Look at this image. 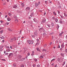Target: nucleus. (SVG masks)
<instances>
[{
    "label": "nucleus",
    "instance_id": "2eb2a0df",
    "mask_svg": "<svg viewBox=\"0 0 67 67\" xmlns=\"http://www.w3.org/2000/svg\"><path fill=\"white\" fill-rule=\"evenodd\" d=\"M64 14L65 16H66V17H67V14H66V13H64Z\"/></svg>",
    "mask_w": 67,
    "mask_h": 67
},
{
    "label": "nucleus",
    "instance_id": "e433bc0d",
    "mask_svg": "<svg viewBox=\"0 0 67 67\" xmlns=\"http://www.w3.org/2000/svg\"><path fill=\"white\" fill-rule=\"evenodd\" d=\"M54 34V33L53 32H52L50 34V35H53Z\"/></svg>",
    "mask_w": 67,
    "mask_h": 67
},
{
    "label": "nucleus",
    "instance_id": "f3484780",
    "mask_svg": "<svg viewBox=\"0 0 67 67\" xmlns=\"http://www.w3.org/2000/svg\"><path fill=\"white\" fill-rule=\"evenodd\" d=\"M13 39H12L10 40V42H13Z\"/></svg>",
    "mask_w": 67,
    "mask_h": 67
},
{
    "label": "nucleus",
    "instance_id": "dca6fc26",
    "mask_svg": "<svg viewBox=\"0 0 67 67\" xmlns=\"http://www.w3.org/2000/svg\"><path fill=\"white\" fill-rule=\"evenodd\" d=\"M8 14L9 16H11V15H12V14H11L10 13H8Z\"/></svg>",
    "mask_w": 67,
    "mask_h": 67
},
{
    "label": "nucleus",
    "instance_id": "4c0bfd02",
    "mask_svg": "<svg viewBox=\"0 0 67 67\" xmlns=\"http://www.w3.org/2000/svg\"><path fill=\"white\" fill-rule=\"evenodd\" d=\"M47 26H48L49 27H50V26H51L49 25H47Z\"/></svg>",
    "mask_w": 67,
    "mask_h": 67
},
{
    "label": "nucleus",
    "instance_id": "37998d69",
    "mask_svg": "<svg viewBox=\"0 0 67 67\" xmlns=\"http://www.w3.org/2000/svg\"><path fill=\"white\" fill-rule=\"evenodd\" d=\"M39 44V43H37L36 45H35V46H36V45H38Z\"/></svg>",
    "mask_w": 67,
    "mask_h": 67
},
{
    "label": "nucleus",
    "instance_id": "a19ab883",
    "mask_svg": "<svg viewBox=\"0 0 67 67\" xmlns=\"http://www.w3.org/2000/svg\"><path fill=\"white\" fill-rule=\"evenodd\" d=\"M51 65L52 66H54V63H53Z\"/></svg>",
    "mask_w": 67,
    "mask_h": 67
},
{
    "label": "nucleus",
    "instance_id": "7c9ffc66",
    "mask_svg": "<svg viewBox=\"0 0 67 67\" xmlns=\"http://www.w3.org/2000/svg\"><path fill=\"white\" fill-rule=\"evenodd\" d=\"M33 13H32L30 15V16L32 17V16H33Z\"/></svg>",
    "mask_w": 67,
    "mask_h": 67
},
{
    "label": "nucleus",
    "instance_id": "393cba45",
    "mask_svg": "<svg viewBox=\"0 0 67 67\" xmlns=\"http://www.w3.org/2000/svg\"><path fill=\"white\" fill-rule=\"evenodd\" d=\"M24 66L23 64H22L20 65V67H24Z\"/></svg>",
    "mask_w": 67,
    "mask_h": 67
},
{
    "label": "nucleus",
    "instance_id": "c9c22d12",
    "mask_svg": "<svg viewBox=\"0 0 67 67\" xmlns=\"http://www.w3.org/2000/svg\"><path fill=\"white\" fill-rule=\"evenodd\" d=\"M63 53H60V55H61V56H63Z\"/></svg>",
    "mask_w": 67,
    "mask_h": 67
},
{
    "label": "nucleus",
    "instance_id": "f257e3e1",
    "mask_svg": "<svg viewBox=\"0 0 67 67\" xmlns=\"http://www.w3.org/2000/svg\"><path fill=\"white\" fill-rule=\"evenodd\" d=\"M27 42L30 44H33V41L32 40H28L27 41Z\"/></svg>",
    "mask_w": 67,
    "mask_h": 67
},
{
    "label": "nucleus",
    "instance_id": "6e6552de",
    "mask_svg": "<svg viewBox=\"0 0 67 67\" xmlns=\"http://www.w3.org/2000/svg\"><path fill=\"white\" fill-rule=\"evenodd\" d=\"M17 7V6L16 5H14L13 6V8H16Z\"/></svg>",
    "mask_w": 67,
    "mask_h": 67
},
{
    "label": "nucleus",
    "instance_id": "0eeeda50",
    "mask_svg": "<svg viewBox=\"0 0 67 67\" xmlns=\"http://www.w3.org/2000/svg\"><path fill=\"white\" fill-rule=\"evenodd\" d=\"M21 6L22 8H23V7H24V3H22V4H21Z\"/></svg>",
    "mask_w": 67,
    "mask_h": 67
},
{
    "label": "nucleus",
    "instance_id": "f704fd0d",
    "mask_svg": "<svg viewBox=\"0 0 67 67\" xmlns=\"http://www.w3.org/2000/svg\"><path fill=\"white\" fill-rule=\"evenodd\" d=\"M53 14H54V15H56V13H55V12H53Z\"/></svg>",
    "mask_w": 67,
    "mask_h": 67
},
{
    "label": "nucleus",
    "instance_id": "8fccbe9b",
    "mask_svg": "<svg viewBox=\"0 0 67 67\" xmlns=\"http://www.w3.org/2000/svg\"><path fill=\"white\" fill-rule=\"evenodd\" d=\"M34 22H36V20H35V19H34Z\"/></svg>",
    "mask_w": 67,
    "mask_h": 67
},
{
    "label": "nucleus",
    "instance_id": "bb28decb",
    "mask_svg": "<svg viewBox=\"0 0 67 67\" xmlns=\"http://www.w3.org/2000/svg\"><path fill=\"white\" fill-rule=\"evenodd\" d=\"M43 57L42 56H41L40 57V58H43Z\"/></svg>",
    "mask_w": 67,
    "mask_h": 67
},
{
    "label": "nucleus",
    "instance_id": "5701e85b",
    "mask_svg": "<svg viewBox=\"0 0 67 67\" xmlns=\"http://www.w3.org/2000/svg\"><path fill=\"white\" fill-rule=\"evenodd\" d=\"M55 20L56 22H58V19H55Z\"/></svg>",
    "mask_w": 67,
    "mask_h": 67
},
{
    "label": "nucleus",
    "instance_id": "4d7b16f0",
    "mask_svg": "<svg viewBox=\"0 0 67 67\" xmlns=\"http://www.w3.org/2000/svg\"><path fill=\"white\" fill-rule=\"evenodd\" d=\"M36 41H37V42H38V41H39V40H38V39H37L36 40Z\"/></svg>",
    "mask_w": 67,
    "mask_h": 67
},
{
    "label": "nucleus",
    "instance_id": "0e129e2a",
    "mask_svg": "<svg viewBox=\"0 0 67 67\" xmlns=\"http://www.w3.org/2000/svg\"><path fill=\"white\" fill-rule=\"evenodd\" d=\"M7 2H9V0H7Z\"/></svg>",
    "mask_w": 67,
    "mask_h": 67
},
{
    "label": "nucleus",
    "instance_id": "39448f33",
    "mask_svg": "<svg viewBox=\"0 0 67 67\" xmlns=\"http://www.w3.org/2000/svg\"><path fill=\"white\" fill-rule=\"evenodd\" d=\"M34 35H36V36H37V35H38V33H37V32H35L34 33Z\"/></svg>",
    "mask_w": 67,
    "mask_h": 67
},
{
    "label": "nucleus",
    "instance_id": "6ab92c4d",
    "mask_svg": "<svg viewBox=\"0 0 67 67\" xmlns=\"http://www.w3.org/2000/svg\"><path fill=\"white\" fill-rule=\"evenodd\" d=\"M25 58H23L22 59H21V60L22 61H23V60H25Z\"/></svg>",
    "mask_w": 67,
    "mask_h": 67
},
{
    "label": "nucleus",
    "instance_id": "412c9836",
    "mask_svg": "<svg viewBox=\"0 0 67 67\" xmlns=\"http://www.w3.org/2000/svg\"><path fill=\"white\" fill-rule=\"evenodd\" d=\"M37 51H39V52H40V50L38 48H37Z\"/></svg>",
    "mask_w": 67,
    "mask_h": 67
},
{
    "label": "nucleus",
    "instance_id": "473e14b6",
    "mask_svg": "<svg viewBox=\"0 0 67 67\" xmlns=\"http://www.w3.org/2000/svg\"><path fill=\"white\" fill-rule=\"evenodd\" d=\"M13 39L14 41L16 40V38H15V37Z\"/></svg>",
    "mask_w": 67,
    "mask_h": 67
},
{
    "label": "nucleus",
    "instance_id": "a211bd4d",
    "mask_svg": "<svg viewBox=\"0 0 67 67\" xmlns=\"http://www.w3.org/2000/svg\"><path fill=\"white\" fill-rule=\"evenodd\" d=\"M8 30L9 31H12V30L11 29H8Z\"/></svg>",
    "mask_w": 67,
    "mask_h": 67
},
{
    "label": "nucleus",
    "instance_id": "5fc2aeb1",
    "mask_svg": "<svg viewBox=\"0 0 67 67\" xmlns=\"http://www.w3.org/2000/svg\"><path fill=\"white\" fill-rule=\"evenodd\" d=\"M37 67H39L40 66V65H37Z\"/></svg>",
    "mask_w": 67,
    "mask_h": 67
},
{
    "label": "nucleus",
    "instance_id": "13d9d810",
    "mask_svg": "<svg viewBox=\"0 0 67 67\" xmlns=\"http://www.w3.org/2000/svg\"><path fill=\"white\" fill-rule=\"evenodd\" d=\"M2 42L3 43H4V40H2Z\"/></svg>",
    "mask_w": 67,
    "mask_h": 67
},
{
    "label": "nucleus",
    "instance_id": "6e6d98bb",
    "mask_svg": "<svg viewBox=\"0 0 67 67\" xmlns=\"http://www.w3.org/2000/svg\"><path fill=\"white\" fill-rule=\"evenodd\" d=\"M27 55L28 56H29V55H30V53H28Z\"/></svg>",
    "mask_w": 67,
    "mask_h": 67
},
{
    "label": "nucleus",
    "instance_id": "a18cd8bd",
    "mask_svg": "<svg viewBox=\"0 0 67 67\" xmlns=\"http://www.w3.org/2000/svg\"><path fill=\"white\" fill-rule=\"evenodd\" d=\"M2 60H3V61H5V60L4 59H2Z\"/></svg>",
    "mask_w": 67,
    "mask_h": 67
},
{
    "label": "nucleus",
    "instance_id": "f03ea898",
    "mask_svg": "<svg viewBox=\"0 0 67 67\" xmlns=\"http://www.w3.org/2000/svg\"><path fill=\"white\" fill-rule=\"evenodd\" d=\"M40 4V2H39L38 3L36 2L35 3V5L36 7H37L38 5H39Z\"/></svg>",
    "mask_w": 67,
    "mask_h": 67
},
{
    "label": "nucleus",
    "instance_id": "de8ad7c7",
    "mask_svg": "<svg viewBox=\"0 0 67 67\" xmlns=\"http://www.w3.org/2000/svg\"><path fill=\"white\" fill-rule=\"evenodd\" d=\"M9 54V53H5V55H8V54Z\"/></svg>",
    "mask_w": 67,
    "mask_h": 67
},
{
    "label": "nucleus",
    "instance_id": "338daca9",
    "mask_svg": "<svg viewBox=\"0 0 67 67\" xmlns=\"http://www.w3.org/2000/svg\"><path fill=\"white\" fill-rule=\"evenodd\" d=\"M7 15H6L5 16V18H7Z\"/></svg>",
    "mask_w": 67,
    "mask_h": 67
},
{
    "label": "nucleus",
    "instance_id": "b1692460",
    "mask_svg": "<svg viewBox=\"0 0 67 67\" xmlns=\"http://www.w3.org/2000/svg\"><path fill=\"white\" fill-rule=\"evenodd\" d=\"M13 66L14 67H16V64H13Z\"/></svg>",
    "mask_w": 67,
    "mask_h": 67
},
{
    "label": "nucleus",
    "instance_id": "680f3d73",
    "mask_svg": "<svg viewBox=\"0 0 67 67\" xmlns=\"http://www.w3.org/2000/svg\"><path fill=\"white\" fill-rule=\"evenodd\" d=\"M45 14H46V13L44 12V15H45Z\"/></svg>",
    "mask_w": 67,
    "mask_h": 67
},
{
    "label": "nucleus",
    "instance_id": "ea45409f",
    "mask_svg": "<svg viewBox=\"0 0 67 67\" xmlns=\"http://www.w3.org/2000/svg\"><path fill=\"white\" fill-rule=\"evenodd\" d=\"M32 37H33V38H34V37H35V36H34V35H32Z\"/></svg>",
    "mask_w": 67,
    "mask_h": 67
},
{
    "label": "nucleus",
    "instance_id": "052dcab7",
    "mask_svg": "<svg viewBox=\"0 0 67 67\" xmlns=\"http://www.w3.org/2000/svg\"><path fill=\"white\" fill-rule=\"evenodd\" d=\"M10 48H11V49H12V46H10Z\"/></svg>",
    "mask_w": 67,
    "mask_h": 67
},
{
    "label": "nucleus",
    "instance_id": "603ef678",
    "mask_svg": "<svg viewBox=\"0 0 67 67\" xmlns=\"http://www.w3.org/2000/svg\"><path fill=\"white\" fill-rule=\"evenodd\" d=\"M33 67H35V64L33 65Z\"/></svg>",
    "mask_w": 67,
    "mask_h": 67
},
{
    "label": "nucleus",
    "instance_id": "aec40b11",
    "mask_svg": "<svg viewBox=\"0 0 67 67\" xmlns=\"http://www.w3.org/2000/svg\"><path fill=\"white\" fill-rule=\"evenodd\" d=\"M15 22H18V20L17 19L15 20Z\"/></svg>",
    "mask_w": 67,
    "mask_h": 67
},
{
    "label": "nucleus",
    "instance_id": "ddd939ff",
    "mask_svg": "<svg viewBox=\"0 0 67 67\" xmlns=\"http://www.w3.org/2000/svg\"><path fill=\"white\" fill-rule=\"evenodd\" d=\"M57 60L59 62H60V59L59 58H58L57 59Z\"/></svg>",
    "mask_w": 67,
    "mask_h": 67
},
{
    "label": "nucleus",
    "instance_id": "423d86ee",
    "mask_svg": "<svg viewBox=\"0 0 67 67\" xmlns=\"http://www.w3.org/2000/svg\"><path fill=\"white\" fill-rule=\"evenodd\" d=\"M30 9V7H27L26 8V11H28V10H29Z\"/></svg>",
    "mask_w": 67,
    "mask_h": 67
},
{
    "label": "nucleus",
    "instance_id": "774afa93",
    "mask_svg": "<svg viewBox=\"0 0 67 67\" xmlns=\"http://www.w3.org/2000/svg\"><path fill=\"white\" fill-rule=\"evenodd\" d=\"M45 3H47V1H45Z\"/></svg>",
    "mask_w": 67,
    "mask_h": 67
},
{
    "label": "nucleus",
    "instance_id": "58836bf2",
    "mask_svg": "<svg viewBox=\"0 0 67 67\" xmlns=\"http://www.w3.org/2000/svg\"><path fill=\"white\" fill-rule=\"evenodd\" d=\"M34 60L35 61V62H37V59H34Z\"/></svg>",
    "mask_w": 67,
    "mask_h": 67
},
{
    "label": "nucleus",
    "instance_id": "4be33fe9",
    "mask_svg": "<svg viewBox=\"0 0 67 67\" xmlns=\"http://www.w3.org/2000/svg\"><path fill=\"white\" fill-rule=\"evenodd\" d=\"M55 60V59H53L52 60H51V62H52L53 61H54Z\"/></svg>",
    "mask_w": 67,
    "mask_h": 67
},
{
    "label": "nucleus",
    "instance_id": "3c124183",
    "mask_svg": "<svg viewBox=\"0 0 67 67\" xmlns=\"http://www.w3.org/2000/svg\"><path fill=\"white\" fill-rule=\"evenodd\" d=\"M24 49H25V51H26V50H27V49L26 48H24Z\"/></svg>",
    "mask_w": 67,
    "mask_h": 67
},
{
    "label": "nucleus",
    "instance_id": "2f4dec72",
    "mask_svg": "<svg viewBox=\"0 0 67 67\" xmlns=\"http://www.w3.org/2000/svg\"><path fill=\"white\" fill-rule=\"evenodd\" d=\"M0 21H1V23H2V24H3V21L2 20H1Z\"/></svg>",
    "mask_w": 67,
    "mask_h": 67
},
{
    "label": "nucleus",
    "instance_id": "a878e982",
    "mask_svg": "<svg viewBox=\"0 0 67 67\" xmlns=\"http://www.w3.org/2000/svg\"><path fill=\"white\" fill-rule=\"evenodd\" d=\"M1 39H4V37H0Z\"/></svg>",
    "mask_w": 67,
    "mask_h": 67
},
{
    "label": "nucleus",
    "instance_id": "69168bd1",
    "mask_svg": "<svg viewBox=\"0 0 67 67\" xmlns=\"http://www.w3.org/2000/svg\"><path fill=\"white\" fill-rule=\"evenodd\" d=\"M57 66V64H56V65H55L54 67H56Z\"/></svg>",
    "mask_w": 67,
    "mask_h": 67
},
{
    "label": "nucleus",
    "instance_id": "c756f323",
    "mask_svg": "<svg viewBox=\"0 0 67 67\" xmlns=\"http://www.w3.org/2000/svg\"><path fill=\"white\" fill-rule=\"evenodd\" d=\"M65 64V62H64L63 63V64H62V66H64Z\"/></svg>",
    "mask_w": 67,
    "mask_h": 67
},
{
    "label": "nucleus",
    "instance_id": "4468645a",
    "mask_svg": "<svg viewBox=\"0 0 67 67\" xmlns=\"http://www.w3.org/2000/svg\"><path fill=\"white\" fill-rule=\"evenodd\" d=\"M3 46H0V49H2L3 48Z\"/></svg>",
    "mask_w": 67,
    "mask_h": 67
},
{
    "label": "nucleus",
    "instance_id": "c03bdc74",
    "mask_svg": "<svg viewBox=\"0 0 67 67\" xmlns=\"http://www.w3.org/2000/svg\"><path fill=\"white\" fill-rule=\"evenodd\" d=\"M58 13L59 14H60V12H59V11H58Z\"/></svg>",
    "mask_w": 67,
    "mask_h": 67
},
{
    "label": "nucleus",
    "instance_id": "f8f14e48",
    "mask_svg": "<svg viewBox=\"0 0 67 67\" xmlns=\"http://www.w3.org/2000/svg\"><path fill=\"white\" fill-rule=\"evenodd\" d=\"M3 30H1L0 32V33H1V34H2V33H3Z\"/></svg>",
    "mask_w": 67,
    "mask_h": 67
},
{
    "label": "nucleus",
    "instance_id": "49530a36",
    "mask_svg": "<svg viewBox=\"0 0 67 67\" xmlns=\"http://www.w3.org/2000/svg\"><path fill=\"white\" fill-rule=\"evenodd\" d=\"M65 51L66 53H67V49H65Z\"/></svg>",
    "mask_w": 67,
    "mask_h": 67
},
{
    "label": "nucleus",
    "instance_id": "1a4fd4ad",
    "mask_svg": "<svg viewBox=\"0 0 67 67\" xmlns=\"http://www.w3.org/2000/svg\"><path fill=\"white\" fill-rule=\"evenodd\" d=\"M7 19L8 21H11V19L9 18H7Z\"/></svg>",
    "mask_w": 67,
    "mask_h": 67
},
{
    "label": "nucleus",
    "instance_id": "7ed1b4c3",
    "mask_svg": "<svg viewBox=\"0 0 67 67\" xmlns=\"http://www.w3.org/2000/svg\"><path fill=\"white\" fill-rule=\"evenodd\" d=\"M12 56H13V54L12 53H10V54L9 55L8 57H9V58H10V57H12Z\"/></svg>",
    "mask_w": 67,
    "mask_h": 67
},
{
    "label": "nucleus",
    "instance_id": "72a5a7b5",
    "mask_svg": "<svg viewBox=\"0 0 67 67\" xmlns=\"http://www.w3.org/2000/svg\"><path fill=\"white\" fill-rule=\"evenodd\" d=\"M9 23H6L5 24V25H8L9 24Z\"/></svg>",
    "mask_w": 67,
    "mask_h": 67
},
{
    "label": "nucleus",
    "instance_id": "cd10ccee",
    "mask_svg": "<svg viewBox=\"0 0 67 67\" xmlns=\"http://www.w3.org/2000/svg\"><path fill=\"white\" fill-rule=\"evenodd\" d=\"M61 46L62 48H63V47H64V44H62L61 45Z\"/></svg>",
    "mask_w": 67,
    "mask_h": 67
},
{
    "label": "nucleus",
    "instance_id": "bf43d9fd",
    "mask_svg": "<svg viewBox=\"0 0 67 67\" xmlns=\"http://www.w3.org/2000/svg\"><path fill=\"white\" fill-rule=\"evenodd\" d=\"M65 38H66V39H67V36H66Z\"/></svg>",
    "mask_w": 67,
    "mask_h": 67
},
{
    "label": "nucleus",
    "instance_id": "9d476101",
    "mask_svg": "<svg viewBox=\"0 0 67 67\" xmlns=\"http://www.w3.org/2000/svg\"><path fill=\"white\" fill-rule=\"evenodd\" d=\"M34 53V51H33L32 52V54H31V55H32V56H33Z\"/></svg>",
    "mask_w": 67,
    "mask_h": 67
},
{
    "label": "nucleus",
    "instance_id": "79ce46f5",
    "mask_svg": "<svg viewBox=\"0 0 67 67\" xmlns=\"http://www.w3.org/2000/svg\"><path fill=\"white\" fill-rule=\"evenodd\" d=\"M60 23H63V21H60Z\"/></svg>",
    "mask_w": 67,
    "mask_h": 67
},
{
    "label": "nucleus",
    "instance_id": "09e8293b",
    "mask_svg": "<svg viewBox=\"0 0 67 67\" xmlns=\"http://www.w3.org/2000/svg\"><path fill=\"white\" fill-rule=\"evenodd\" d=\"M53 19V20H54V19H55V18L54 17H53L52 18Z\"/></svg>",
    "mask_w": 67,
    "mask_h": 67
},
{
    "label": "nucleus",
    "instance_id": "c85d7f7f",
    "mask_svg": "<svg viewBox=\"0 0 67 67\" xmlns=\"http://www.w3.org/2000/svg\"><path fill=\"white\" fill-rule=\"evenodd\" d=\"M43 52H46V50H45V49H43Z\"/></svg>",
    "mask_w": 67,
    "mask_h": 67
},
{
    "label": "nucleus",
    "instance_id": "e2e57ef3",
    "mask_svg": "<svg viewBox=\"0 0 67 67\" xmlns=\"http://www.w3.org/2000/svg\"><path fill=\"white\" fill-rule=\"evenodd\" d=\"M61 18H63V16H62V15H61Z\"/></svg>",
    "mask_w": 67,
    "mask_h": 67
},
{
    "label": "nucleus",
    "instance_id": "9b49d317",
    "mask_svg": "<svg viewBox=\"0 0 67 67\" xmlns=\"http://www.w3.org/2000/svg\"><path fill=\"white\" fill-rule=\"evenodd\" d=\"M43 30V28H40V29H39V31H42V30Z\"/></svg>",
    "mask_w": 67,
    "mask_h": 67
},
{
    "label": "nucleus",
    "instance_id": "864d4df0",
    "mask_svg": "<svg viewBox=\"0 0 67 67\" xmlns=\"http://www.w3.org/2000/svg\"><path fill=\"white\" fill-rule=\"evenodd\" d=\"M52 42H51L50 43V45H52Z\"/></svg>",
    "mask_w": 67,
    "mask_h": 67
},
{
    "label": "nucleus",
    "instance_id": "20e7f679",
    "mask_svg": "<svg viewBox=\"0 0 67 67\" xmlns=\"http://www.w3.org/2000/svg\"><path fill=\"white\" fill-rule=\"evenodd\" d=\"M63 33H64V32H62L61 33H60L59 35V36H62V34H63Z\"/></svg>",
    "mask_w": 67,
    "mask_h": 67
}]
</instances>
